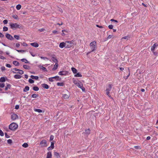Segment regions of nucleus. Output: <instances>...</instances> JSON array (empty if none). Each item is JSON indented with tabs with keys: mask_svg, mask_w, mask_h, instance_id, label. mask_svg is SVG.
Wrapping results in <instances>:
<instances>
[{
	"mask_svg": "<svg viewBox=\"0 0 158 158\" xmlns=\"http://www.w3.org/2000/svg\"><path fill=\"white\" fill-rule=\"evenodd\" d=\"M74 41H66L65 42L66 48H69L73 47L74 45H76V44L74 42Z\"/></svg>",
	"mask_w": 158,
	"mask_h": 158,
	"instance_id": "f257e3e1",
	"label": "nucleus"
},
{
	"mask_svg": "<svg viewBox=\"0 0 158 158\" xmlns=\"http://www.w3.org/2000/svg\"><path fill=\"white\" fill-rule=\"evenodd\" d=\"M90 48L91 49V51L88 53H89L91 52L94 51L96 50L97 48V43L95 41H94L91 42L90 44Z\"/></svg>",
	"mask_w": 158,
	"mask_h": 158,
	"instance_id": "f03ea898",
	"label": "nucleus"
},
{
	"mask_svg": "<svg viewBox=\"0 0 158 158\" xmlns=\"http://www.w3.org/2000/svg\"><path fill=\"white\" fill-rule=\"evenodd\" d=\"M10 27L12 29L15 30L17 28H21V26L17 23H10Z\"/></svg>",
	"mask_w": 158,
	"mask_h": 158,
	"instance_id": "7ed1b4c3",
	"label": "nucleus"
},
{
	"mask_svg": "<svg viewBox=\"0 0 158 158\" xmlns=\"http://www.w3.org/2000/svg\"><path fill=\"white\" fill-rule=\"evenodd\" d=\"M18 127V125L15 123H13L10 124L9 127L10 129L12 131H15L16 130Z\"/></svg>",
	"mask_w": 158,
	"mask_h": 158,
	"instance_id": "20e7f679",
	"label": "nucleus"
},
{
	"mask_svg": "<svg viewBox=\"0 0 158 158\" xmlns=\"http://www.w3.org/2000/svg\"><path fill=\"white\" fill-rule=\"evenodd\" d=\"M112 89V85L109 84L106 88V94L109 97H111V95L110 94V91Z\"/></svg>",
	"mask_w": 158,
	"mask_h": 158,
	"instance_id": "39448f33",
	"label": "nucleus"
},
{
	"mask_svg": "<svg viewBox=\"0 0 158 158\" xmlns=\"http://www.w3.org/2000/svg\"><path fill=\"white\" fill-rule=\"evenodd\" d=\"M40 145L42 147H46L47 146V142L46 140H42L40 143Z\"/></svg>",
	"mask_w": 158,
	"mask_h": 158,
	"instance_id": "423d86ee",
	"label": "nucleus"
},
{
	"mask_svg": "<svg viewBox=\"0 0 158 158\" xmlns=\"http://www.w3.org/2000/svg\"><path fill=\"white\" fill-rule=\"evenodd\" d=\"M5 36L6 37L10 40H13L14 39V37L9 34L6 33Z\"/></svg>",
	"mask_w": 158,
	"mask_h": 158,
	"instance_id": "0eeeda50",
	"label": "nucleus"
},
{
	"mask_svg": "<svg viewBox=\"0 0 158 158\" xmlns=\"http://www.w3.org/2000/svg\"><path fill=\"white\" fill-rule=\"evenodd\" d=\"M18 118V115L15 114H13L11 115V118L13 120H15Z\"/></svg>",
	"mask_w": 158,
	"mask_h": 158,
	"instance_id": "6e6552de",
	"label": "nucleus"
},
{
	"mask_svg": "<svg viewBox=\"0 0 158 158\" xmlns=\"http://www.w3.org/2000/svg\"><path fill=\"white\" fill-rule=\"evenodd\" d=\"M67 73V72L66 71H61L59 72V74L60 75H66Z\"/></svg>",
	"mask_w": 158,
	"mask_h": 158,
	"instance_id": "1a4fd4ad",
	"label": "nucleus"
},
{
	"mask_svg": "<svg viewBox=\"0 0 158 158\" xmlns=\"http://www.w3.org/2000/svg\"><path fill=\"white\" fill-rule=\"evenodd\" d=\"M59 47L61 48H63L64 47L66 48L65 42L60 43L59 44Z\"/></svg>",
	"mask_w": 158,
	"mask_h": 158,
	"instance_id": "9d476101",
	"label": "nucleus"
},
{
	"mask_svg": "<svg viewBox=\"0 0 158 158\" xmlns=\"http://www.w3.org/2000/svg\"><path fill=\"white\" fill-rule=\"evenodd\" d=\"M158 45L157 44L155 43L153 45L151 48V50L152 51H154L155 48L157 47Z\"/></svg>",
	"mask_w": 158,
	"mask_h": 158,
	"instance_id": "9b49d317",
	"label": "nucleus"
},
{
	"mask_svg": "<svg viewBox=\"0 0 158 158\" xmlns=\"http://www.w3.org/2000/svg\"><path fill=\"white\" fill-rule=\"evenodd\" d=\"M52 154L51 152L49 151L47 153V156L46 158H52Z\"/></svg>",
	"mask_w": 158,
	"mask_h": 158,
	"instance_id": "f8f14e48",
	"label": "nucleus"
},
{
	"mask_svg": "<svg viewBox=\"0 0 158 158\" xmlns=\"http://www.w3.org/2000/svg\"><path fill=\"white\" fill-rule=\"evenodd\" d=\"M38 67L39 68H40V69H41L44 71V72H47L48 71L47 69L45 67H44L43 66H42L41 65H39Z\"/></svg>",
	"mask_w": 158,
	"mask_h": 158,
	"instance_id": "ddd939ff",
	"label": "nucleus"
},
{
	"mask_svg": "<svg viewBox=\"0 0 158 158\" xmlns=\"http://www.w3.org/2000/svg\"><path fill=\"white\" fill-rule=\"evenodd\" d=\"M30 44L31 46L35 47H37L39 46V44L36 43H31Z\"/></svg>",
	"mask_w": 158,
	"mask_h": 158,
	"instance_id": "4468645a",
	"label": "nucleus"
},
{
	"mask_svg": "<svg viewBox=\"0 0 158 158\" xmlns=\"http://www.w3.org/2000/svg\"><path fill=\"white\" fill-rule=\"evenodd\" d=\"M12 72L14 73H19V74H20L21 75L23 74V73H24L23 71V70H20V69H19V72H15L14 71H12Z\"/></svg>",
	"mask_w": 158,
	"mask_h": 158,
	"instance_id": "2eb2a0df",
	"label": "nucleus"
},
{
	"mask_svg": "<svg viewBox=\"0 0 158 158\" xmlns=\"http://www.w3.org/2000/svg\"><path fill=\"white\" fill-rule=\"evenodd\" d=\"M29 89V87L28 86H26L25 87V88L23 89V91L24 92H26L27 91H28Z\"/></svg>",
	"mask_w": 158,
	"mask_h": 158,
	"instance_id": "dca6fc26",
	"label": "nucleus"
},
{
	"mask_svg": "<svg viewBox=\"0 0 158 158\" xmlns=\"http://www.w3.org/2000/svg\"><path fill=\"white\" fill-rule=\"evenodd\" d=\"M42 86L44 88L47 89H48L49 87L48 85L45 84H42Z\"/></svg>",
	"mask_w": 158,
	"mask_h": 158,
	"instance_id": "f3484780",
	"label": "nucleus"
},
{
	"mask_svg": "<svg viewBox=\"0 0 158 158\" xmlns=\"http://www.w3.org/2000/svg\"><path fill=\"white\" fill-rule=\"evenodd\" d=\"M76 85L79 88H80L81 87H82V86L83 85L82 83L79 81L77 83H76Z\"/></svg>",
	"mask_w": 158,
	"mask_h": 158,
	"instance_id": "a211bd4d",
	"label": "nucleus"
},
{
	"mask_svg": "<svg viewBox=\"0 0 158 158\" xmlns=\"http://www.w3.org/2000/svg\"><path fill=\"white\" fill-rule=\"evenodd\" d=\"M58 63H56L54 65V67L52 69V70L53 71L56 70L58 68Z\"/></svg>",
	"mask_w": 158,
	"mask_h": 158,
	"instance_id": "6ab92c4d",
	"label": "nucleus"
},
{
	"mask_svg": "<svg viewBox=\"0 0 158 158\" xmlns=\"http://www.w3.org/2000/svg\"><path fill=\"white\" fill-rule=\"evenodd\" d=\"M33 79H35L36 80H38L39 77L37 76H34L33 75H31L30 76Z\"/></svg>",
	"mask_w": 158,
	"mask_h": 158,
	"instance_id": "aec40b11",
	"label": "nucleus"
},
{
	"mask_svg": "<svg viewBox=\"0 0 158 158\" xmlns=\"http://www.w3.org/2000/svg\"><path fill=\"white\" fill-rule=\"evenodd\" d=\"M14 77L15 79H19L21 78L22 76L18 74H16L14 75Z\"/></svg>",
	"mask_w": 158,
	"mask_h": 158,
	"instance_id": "412c9836",
	"label": "nucleus"
},
{
	"mask_svg": "<svg viewBox=\"0 0 158 158\" xmlns=\"http://www.w3.org/2000/svg\"><path fill=\"white\" fill-rule=\"evenodd\" d=\"M52 60L56 63H57L58 60L57 59L54 57H52L51 58Z\"/></svg>",
	"mask_w": 158,
	"mask_h": 158,
	"instance_id": "4be33fe9",
	"label": "nucleus"
},
{
	"mask_svg": "<svg viewBox=\"0 0 158 158\" xmlns=\"http://www.w3.org/2000/svg\"><path fill=\"white\" fill-rule=\"evenodd\" d=\"M63 97L64 99H68L69 97V95L67 94H64L63 95Z\"/></svg>",
	"mask_w": 158,
	"mask_h": 158,
	"instance_id": "5701e85b",
	"label": "nucleus"
},
{
	"mask_svg": "<svg viewBox=\"0 0 158 158\" xmlns=\"http://www.w3.org/2000/svg\"><path fill=\"white\" fill-rule=\"evenodd\" d=\"M71 70H72L73 72L74 73H76L77 72V70L75 68H73V67L72 68Z\"/></svg>",
	"mask_w": 158,
	"mask_h": 158,
	"instance_id": "b1692460",
	"label": "nucleus"
},
{
	"mask_svg": "<svg viewBox=\"0 0 158 158\" xmlns=\"http://www.w3.org/2000/svg\"><path fill=\"white\" fill-rule=\"evenodd\" d=\"M13 64L15 66H18L19 64V62L16 61H14Z\"/></svg>",
	"mask_w": 158,
	"mask_h": 158,
	"instance_id": "393cba45",
	"label": "nucleus"
},
{
	"mask_svg": "<svg viewBox=\"0 0 158 158\" xmlns=\"http://www.w3.org/2000/svg\"><path fill=\"white\" fill-rule=\"evenodd\" d=\"M54 155H55V156H56L57 157V158L60 157V156L59 155V153L56 152H54Z\"/></svg>",
	"mask_w": 158,
	"mask_h": 158,
	"instance_id": "a878e982",
	"label": "nucleus"
},
{
	"mask_svg": "<svg viewBox=\"0 0 158 158\" xmlns=\"http://www.w3.org/2000/svg\"><path fill=\"white\" fill-rule=\"evenodd\" d=\"M11 85L10 84H8L6 86L5 88V90H7L8 89H10Z\"/></svg>",
	"mask_w": 158,
	"mask_h": 158,
	"instance_id": "bb28decb",
	"label": "nucleus"
},
{
	"mask_svg": "<svg viewBox=\"0 0 158 158\" xmlns=\"http://www.w3.org/2000/svg\"><path fill=\"white\" fill-rule=\"evenodd\" d=\"M34 110L35 112H37L39 113H41L42 112V110H41L39 109H34Z\"/></svg>",
	"mask_w": 158,
	"mask_h": 158,
	"instance_id": "cd10ccee",
	"label": "nucleus"
},
{
	"mask_svg": "<svg viewBox=\"0 0 158 158\" xmlns=\"http://www.w3.org/2000/svg\"><path fill=\"white\" fill-rule=\"evenodd\" d=\"M33 90L35 91H38L39 90V88L38 86H36L33 87Z\"/></svg>",
	"mask_w": 158,
	"mask_h": 158,
	"instance_id": "c85d7f7f",
	"label": "nucleus"
},
{
	"mask_svg": "<svg viewBox=\"0 0 158 158\" xmlns=\"http://www.w3.org/2000/svg\"><path fill=\"white\" fill-rule=\"evenodd\" d=\"M5 79L4 77H2L0 78V82H5Z\"/></svg>",
	"mask_w": 158,
	"mask_h": 158,
	"instance_id": "c756f323",
	"label": "nucleus"
},
{
	"mask_svg": "<svg viewBox=\"0 0 158 158\" xmlns=\"http://www.w3.org/2000/svg\"><path fill=\"white\" fill-rule=\"evenodd\" d=\"M74 76L76 77H81L82 75L79 73H77L76 75H74Z\"/></svg>",
	"mask_w": 158,
	"mask_h": 158,
	"instance_id": "7c9ffc66",
	"label": "nucleus"
},
{
	"mask_svg": "<svg viewBox=\"0 0 158 158\" xmlns=\"http://www.w3.org/2000/svg\"><path fill=\"white\" fill-rule=\"evenodd\" d=\"M57 85L58 86H63L64 84L63 82H58L57 83Z\"/></svg>",
	"mask_w": 158,
	"mask_h": 158,
	"instance_id": "2f4dec72",
	"label": "nucleus"
},
{
	"mask_svg": "<svg viewBox=\"0 0 158 158\" xmlns=\"http://www.w3.org/2000/svg\"><path fill=\"white\" fill-rule=\"evenodd\" d=\"M90 130L89 128L85 130V133L87 135H89L90 134Z\"/></svg>",
	"mask_w": 158,
	"mask_h": 158,
	"instance_id": "473e14b6",
	"label": "nucleus"
},
{
	"mask_svg": "<svg viewBox=\"0 0 158 158\" xmlns=\"http://www.w3.org/2000/svg\"><path fill=\"white\" fill-rule=\"evenodd\" d=\"M21 60L22 62H25L26 63H29V62L28 61V60L25 59H22Z\"/></svg>",
	"mask_w": 158,
	"mask_h": 158,
	"instance_id": "72a5a7b5",
	"label": "nucleus"
},
{
	"mask_svg": "<svg viewBox=\"0 0 158 158\" xmlns=\"http://www.w3.org/2000/svg\"><path fill=\"white\" fill-rule=\"evenodd\" d=\"M22 146L24 148H26L28 146V145L27 143H24L22 145Z\"/></svg>",
	"mask_w": 158,
	"mask_h": 158,
	"instance_id": "f704fd0d",
	"label": "nucleus"
},
{
	"mask_svg": "<svg viewBox=\"0 0 158 158\" xmlns=\"http://www.w3.org/2000/svg\"><path fill=\"white\" fill-rule=\"evenodd\" d=\"M21 7V6L20 4H18L16 6V8L17 10H20Z\"/></svg>",
	"mask_w": 158,
	"mask_h": 158,
	"instance_id": "c9c22d12",
	"label": "nucleus"
},
{
	"mask_svg": "<svg viewBox=\"0 0 158 158\" xmlns=\"http://www.w3.org/2000/svg\"><path fill=\"white\" fill-rule=\"evenodd\" d=\"M23 67L24 69H28L30 68L29 66L26 65H23Z\"/></svg>",
	"mask_w": 158,
	"mask_h": 158,
	"instance_id": "e433bc0d",
	"label": "nucleus"
},
{
	"mask_svg": "<svg viewBox=\"0 0 158 158\" xmlns=\"http://www.w3.org/2000/svg\"><path fill=\"white\" fill-rule=\"evenodd\" d=\"M38 96V94H34L32 95L31 97L32 98H36Z\"/></svg>",
	"mask_w": 158,
	"mask_h": 158,
	"instance_id": "4c0bfd02",
	"label": "nucleus"
},
{
	"mask_svg": "<svg viewBox=\"0 0 158 158\" xmlns=\"http://www.w3.org/2000/svg\"><path fill=\"white\" fill-rule=\"evenodd\" d=\"M14 38H15V39H16L17 40H19L20 38L19 36V35H14Z\"/></svg>",
	"mask_w": 158,
	"mask_h": 158,
	"instance_id": "58836bf2",
	"label": "nucleus"
},
{
	"mask_svg": "<svg viewBox=\"0 0 158 158\" xmlns=\"http://www.w3.org/2000/svg\"><path fill=\"white\" fill-rule=\"evenodd\" d=\"M53 79H56V80L58 81L59 80V77L58 76H56L55 77H52Z\"/></svg>",
	"mask_w": 158,
	"mask_h": 158,
	"instance_id": "ea45409f",
	"label": "nucleus"
},
{
	"mask_svg": "<svg viewBox=\"0 0 158 158\" xmlns=\"http://www.w3.org/2000/svg\"><path fill=\"white\" fill-rule=\"evenodd\" d=\"M29 82L30 83H34V81L31 78H30L28 80Z\"/></svg>",
	"mask_w": 158,
	"mask_h": 158,
	"instance_id": "a19ab883",
	"label": "nucleus"
},
{
	"mask_svg": "<svg viewBox=\"0 0 158 158\" xmlns=\"http://www.w3.org/2000/svg\"><path fill=\"white\" fill-rule=\"evenodd\" d=\"M8 28L6 27H3V31H6L8 30Z\"/></svg>",
	"mask_w": 158,
	"mask_h": 158,
	"instance_id": "79ce46f5",
	"label": "nucleus"
},
{
	"mask_svg": "<svg viewBox=\"0 0 158 158\" xmlns=\"http://www.w3.org/2000/svg\"><path fill=\"white\" fill-rule=\"evenodd\" d=\"M54 136L53 135H51L50 137V141H51L52 140L54 139Z\"/></svg>",
	"mask_w": 158,
	"mask_h": 158,
	"instance_id": "37998d69",
	"label": "nucleus"
},
{
	"mask_svg": "<svg viewBox=\"0 0 158 158\" xmlns=\"http://www.w3.org/2000/svg\"><path fill=\"white\" fill-rule=\"evenodd\" d=\"M12 17L15 19H17L18 18V16L16 15H13L12 16Z\"/></svg>",
	"mask_w": 158,
	"mask_h": 158,
	"instance_id": "c03bdc74",
	"label": "nucleus"
},
{
	"mask_svg": "<svg viewBox=\"0 0 158 158\" xmlns=\"http://www.w3.org/2000/svg\"><path fill=\"white\" fill-rule=\"evenodd\" d=\"M113 26L112 25H110L108 26L109 28L110 29H113Z\"/></svg>",
	"mask_w": 158,
	"mask_h": 158,
	"instance_id": "a18cd8bd",
	"label": "nucleus"
},
{
	"mask_svg": "<svg viewBox=\"0 0 158 158\" xmlns=\"http://www.w3.org/2000/svg\"><path fill=\"white\" fill-rule=\"evenodd\" d=\"M7 143L9 144H11L12 143V140L11 139H9L7 140Z\"/></svg>",
	"mask_w": 158,
	"mask_h": 158,
	"instance_id": "49530a36",
	"label": "nucleus"
},
{
	"mask_svg": "<svg viewBox=\"0 0 158 158\" xmlns=\"http://www.w3.org/2000/svg\"><path fill=\"white\" fill-rule=\"evenodd\" d=\"M0 135L1 136H3L4 135V133L1 130H0Z\"/></svg>",
	"mask_w": 158,
	"mask_h": 158,
	"instance_id": "de8ad7c7",
	"label": "nucleus"
},
{
	"mask_svg": "<svg viewBox=\"0 0 158 158\" xmlns=\"http://www.w3.org/2000/svg\"><path fill=\"white\" fill-rule=\"evenodd\" d=\"M16 50V51H17L18 52H25V50Z\"/></svg>",
	"mask_w": 158,
	"mask_h": 158,
	"instance_id": "09e8293b",
	"label": "nucleus"
},
{
	"mask_svg": "<svg viewBox=\"0 0 158 158\" xmlns=\"http://www.w3.org/2000/svg\"><path fill=\"white\" fill-rule=\"evenodd\" d=\"M5 86L4 83H0V87L1 88H3Z\"/></svg>",
	"mask_w": 158,
	"mask_h": 158,
	"instance_id": "8fccbe9b",
	"label": "nucleus"
},
{
	"mask_svg": "<svg viewBox=\"0 0 158 158\" xmlns=\"http://www.w3.org/2000/svg\"><path fill=\"white\" fill-rule=\"evenodd\" d=\"M48 80L52 82L54 81L52 77L49 78Z\"/></svg>",
	"mask_w": 158,
	"mask_h": 158,
	"instance_id": "3c124183",
	"label": "nucleus"
},
{
	"mask_svg": "<svg viewBox=\"0 0 158 158\" xmlns=\"http://www.w3.org/2000/svg\"><path fill=\"white\" fill-rule=\"evenodd\" d=\"M5 137L6 138H9L10 137V136L7 134L6 133H5Z\"/></svg>",
	"mask_w": 158,
	"mask_h": 158,
	"instance_id": "603ef678",
	"label": "nucleus"
},
{
	"mask_svg": "<svg viewBox=\"0 0 158 158\" xmlns=\"http://www.w3.org/2000/svg\"><path fill=\"white\" fill-rule=\"evenodd\" d=\"M50 146H51V147H52L53 148H54V143L53 142H51V145Z\"/></svg>",
	"mask_w": 158,
	"mask_h": 158,
	"instance_id": "864d4df0",
	"label": "nucleus"
},
{
	"mask_svg": "<svg viewBox=\"0 0 158 158\" xmlns=\"http://www.w3.org/2000/svg\"><path fill=\"white\" fill-rule=\"evenodd\" d=\"M128 38H129V37L128 36H125L123 37L122 38V39H125V40H126V39L128 40Z\"/></svg>",
	"mask_w": 158,
	"mask_h": 158,
	"instance_id": "5fc2aeb1",
	"label": "nucleus"
},
{
	"mask_svg": "<svg viewBox=\"0 0 158 158\" xmlns=\"http://www.w3.org/2000/svg\"><path fill=\"white\" fill-rule=\"evenodd\" d=\"M3 23L4 24H6L8 23V21L7 20H4L3 21Z\"/></svg>",
	"mask_w": 158,
	"mask_h": 158,
	"instance_id": "6e6d98bb",
	"label": "nucleus"
},
{
	"mask_svg": "<svg viewBox=\"0 0 158 158\" xmlns=\"http://www.w3.org/2000/svg\"><path fill=\"white\" fill-rule=\"evenodd\" d=\"M80 88L82 89L83 91H85V89L83 85L82 86V87H81Z\"/></svg>",
	"mask_w": 158,
	"mask_h": 158,
	"instance_id": "4d7b16f0",
	"label": "nucleus"
},
{
	"mask_svg": "<svg viewBox=\"0 0 158 158\" xmlns=\"http://www.w3.org/2000/svg\"><path fill=\"white\" fill-rule=\"evenodd\" d=\"M53 149V148H52V147H51V146H50V147H48V151L51 150L52 149Z\"/></svg>",
	"mask_w": 158,
	"mask_h": 158,
	"instance_id": "13d9d810",
	"label": "nucleus"
},
{
	"mask_svg": "<svg viewBox=\"0 0 158 158\" xmlns=\"http://www.w3.org/2000/svg\"><path fill=\"white\" fill-rule=\"evenodd\" d=\"M1 69L2 71H3L5 70L6 69L3 66L1 67Z\"/></svg>",
	"mask_w": 158,
	"mask_h": 158,
	"instance_id": "bf43d9fd",
	"label": "nucleus"
},
{
	"mask_svg": "<svg viewBox=\"0 0 158 158\" xmlns=\"http://www.w3.org/2000/svg\"><path fill=\"white\" fill-rule=\"evenodd\" d=\"M153 52L154 54L156 56H157V54H158V52H154V51H152Z\"/></svg>",
	"mask_w": 158,
	"mask_h": 158,
	"instance_id": "052dcab7",
	"label": "nucleus"
},
{
	"mask_svg": "<svg viewBox=\"0 0 158 158\" xmlns=\"http://www.w3.org/2000/svg\"><path fill=\"white\" fill-rule=\"evenodd\" d=\"M19 108V105H16L15 106V109L17 110Z\"/></svg>",
	"mask_w": 158,
	"mask_h": 158,
	"instance_id": "680f3d73",
	"label": "nucleus"
},
{
	"mask_svg": "<svg viewBox=\"0 0 158 158\" xmlns=\"http://www.w3.org/2000/svg\"><path fill=\"white\" fill-rule=\"evenodd\" d=\"M134 148H135V149H140V147L139 146H135L134 147Z\"/></svg>",
	"mask_w": 158,
	"mask_h": 158,
	"instance_id": "e2e57ef3",
	"label": "nucleus"
},
{
	"mask_svg": "<svg viewBox=\"0 0 158 158\" xmlns=\"http://www.w3.org/2000/svg\"><path fill=\"white\" fill-rule=\"evenodd\" d=\"M0 59H3V60H4V59H5L6 58L3 56L1 55V56H0Z\"/></svg>",
	"mask_w": 158,
	"mask_h": 158,
	"instance_id": "0e129e2a",
	"label": "nucleus"
},
{
	"mask_svg": "<svg viewBox=\"0 0 158 158\" xmlns=\"http://www.w3.org/2000/svg\"><path fill=\"white\" fill-rule=\"evenodd\" d=\"M40 58L42 59H44V60H45V59H47V60H48V59L47 58V57H44L43 56H41L40 57Z\"/></svg>",
	"mask_w": 158,
	"mask_h": 158,
	"instance_id": "69168bd1",
	"label": "nucleus"
},
{
	"mask_svg": "<svg viewBox=\"0 0 158 158\" xmlns=\"http://www.w3.org/2000/svg\"><path fill=\"white\" fill-rule=\"evenodd\" d=\"M6 66L8 68H10L11 67V65L9 64H6Z\"/></svg>",
	"mask_w": 158,
	"mask_h": 158,
	"instance_id": "338daca9",
	"label": "nucleus"
},
{
	"mask_svg": "<svg viewBox=\"0 0 158 158\" xmlns=\"http://www.w3.org/2000/svg\"><path fill=\"white\" fill-rule=\"evenodd\" d=\"M52 33L54 34H56L57 33V31L56 30H54L52 31Z\"/></svg>",
	"mask_w": 158,
	"mask_h": 158,
	"instance_id": "774afa93",
	"label": "nucleus"
}]
</instances>
